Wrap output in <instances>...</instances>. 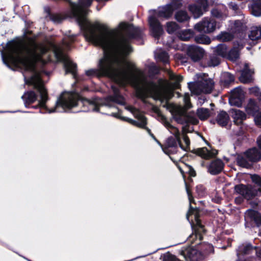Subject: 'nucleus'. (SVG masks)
<instances>
[{"label": "nucleus", "instance_id": "f257e3e1", "mask_svg": "<svg viewBox=\"0 0 261 261\" xmlns=\"http://www.w3.org/2000/svg\"><path fill=\"white\" fill-rule=\"evenodd\" d=\"M93 0H79L78 4H71L73 16L85 31L86 39L102 47L105 57L99 63L100 75L110 77L115 82L120 80L123 74L135 64L127 61L126 56L131 51V47L124 34L139 36L141 31L126 23H121L119 30H109L98 23H91L86 15Z\"/></svg>", "mask_w": 261, "mask_h": 261}, {"label": "nucleus", "instance_id": "f03ea898", "mask_svg": "<svg viewBox=\"0 0 261 261\" xmlns=\"http://www.w3.org/2000/svg\"><path fill=\"white\" fill-rule=\"evenodd\" d=\"M129 67L130 69L124 73L120 78V80L116 82V83L121 86L128 84L133 85L136 89L138 96L142 99L150 97L154 100H159L163 107L168 109L171 108V111L174 113L175 118L178 123H183L186 122L194 124L198 123L197 119L188 117L185 115L186 111L192 107L188 93L185 94L184 96V107L173 105L168 102L173 96L174 90L179 88V82L182 79L181 76L176 75L172 72H169L170 80L174 82H165L156 84L148 81L143 72L135 65Z\"/></svg>", "mask_w": 261, "mask_h": 261}, {"label": "nucleus", "instance_id": "7ed1b4c3", "mask_svg": "<svg viewBox=\"0 0 261 261\" xmlns=\"http://www.w3.org/2000/svg\"><path fill=\"white\" fill-rule=\"evenodd\" d=\"M47 47L44 44H38L31 40L28 42L15 43L11 45L6 53H2L3 62L8 66L18 67L25 70L34 71L31 78L26 80L25 83L32 85L40 93L39 107L47 109L45 103L48 100L46 90L42 84L40 74L35 69V63L41 59L47 52Z\"/></svg>", "mask_w": 261, "mask_h": 261}, {"label": "nucleus", "instance_id": "20e7f679", "mask_svg": "<svg viewBox=\"0 0 261 261\" xmlns=\"http://www.w3.org/2000/svg\"><path fill=\"white\" fill-rule=\"evenodd\" d=\"M74 36L68 37L63 40L61 45H53V49L56 59L59 61L63 62L65 69L66 73H70L73 77H75L76 65L69 60L68 57L63 53L69 48L70 42L73 40Z\"/></svg>", "mask_w": 261, "mask_h": 261}, {"label": "nucleus", "instance_id": "39448f33", "mask_svg": "<svg viewBox=\"0 0 261 261\" xmlns=\"http://www.w3.org/2000/svg\"><path fill=\"white\" fill-rule=\"evenodd\" d=\"M78 96L71 93H64L57 100L56 108L48 110L49 113L56 112V108L61 106L63 109H71L76 106V101Z\"/></svg>", "mask_w": 261, "mask_h": 261}, {"label": "nucleus", "instance_id": "423d86ee", "mask_svg": "<svg viewBox=\"0 0 261 261\" xmlns=\"http://www.w3.org/2000/svg\"><path fill=\"white\" fill-rule=\"evenodd\" d=\"M214 82L212 80L206 79L189 84V87L192 93L198 95L202 93L211 92L214 88Z\"/></svg>", "mask_w": 261, "mask_h": 261}, {"label": "nucleus", "instance_id": "0eeeda50", "mask_svg": "<svg viewBox=\"0 0 261 261\" xmlns=\"http://www.w3.org/2000/svg\"><path fill=\"white\" fill-rule=\"evenodd\" d=\"M216 27L215 20L210 18H204L195 25V29L198 32L210 33L214 31Z\"/></svg>", "mask_w": 261, "mask_h": 261}, {"label": "nucleus", "instance_id": "6e6552de", "mask_svg": "<svg viewBox=\"0 0 261 261\" xmlns=\"http://www.w3.org/2000/svg\"><path fill=\"white\" fill-rule=\"evenodd\" d=\"M126 109L131 112L134 116L138 119V121H135L129 118H127L125 119L126 121L139 127L143 128L145 126L146 124V120L142 113L131 106L126 107Z\"/></svg>", "mask_w": 261, "mask_h": 261}, {"label": "nucleus", "instance_id": "1a4fd4ad", "mask_svg": "<svg viewBox=\"0 0 261 261\" xmlns=\"http://www.w3.org/2000/svg\"><path fill=\"white\" fill-rule=\"evenodd\" d=\"M235 192L242 195L247 199H250L255 196L257 194V190L253 188L251 186H245L243 185H239L234 187Z\"/></svg>", "mask_w": 261, "mask_h": 261}, {"label": "nucleus", "instance_id": "9d476101", "mask_svg": "<svg viewBox=\"0 0 261 261\" xmlns=\"http://www.w3.org/2000/svg\"><path fill=\"white\" fill-rule=\"evenodd\" d=\"M181 254L185 258L190 261H199L202 258L200 252L192 247H188L181 251Z\"/></svg>", "mask_w": 261, "mask_h": 261}, {"label": "nucleus", "instance_id": "9b49d317", "mask_svg": "<svg viewBox=\"0 0 261 261\" xmlns=\"http://www.w3.org/2000/svg\"><path fill=\"white\" fill-rule=\"evenodd\" d=\"M243 91L240 87L236 88L231 91L229 101L231 105L240 107L244 98Z\"/></svg>", "mask_w": 261, "mask_h": 261}, {"label": "nucleus", "instance_id": "f8f14e48", "mask_svg": "<svg viewBox=\"0 0 261 261\" xmlns=\"http://www.w3.org/2000/svg\"><path fill=\"white\" fill-rule=\"evenodd\" d=\"M204 50L202 48L195 46H190L188 49V55L194 62L200 60L203 56Z\"/></svg>", "mask_w": 261, "mask_h": 261}, {"label": "nucleus", "instance_id": "ddd939ff", "mask_svg": "<svg viewBox=\"0 0 261 261\" xmlns=\"http://www.w3.org/2000/svg\"><path fill=\"white\" fill-rule=\"evenodd\" d=\"M149 22L151 34L154 37H159L163 33V30L158 20L154 17H150Z\"/></svg>", "mask_w": 261, "mask_h": 261}, {"label": "nucleus", "instance_id": "4468645a", "mask_svg": "<svg viewBox=\"0 0 261 261\" xmlns=\"http://www.w3.org/2000/svg\"><path fill=\"white\" fill-rule=\"evenodd\" d=\"M246 221H251L256 224V227H261V215L252 210H248L245 213Z\"/></svg>", "mask_w": 261, "mask_h": 261}, {"label": "nucleus", "instance_id": "2eb2a0df", "mask_svg": "<svg viewBox=\"0 0 261 261\" xmlns=\"http://www.w3.org/2000/svg\"><path fill=\"white\" fill-rule=\"evenodd\" d=\"M224 164L220 160H216L211 163L208 166V172L213 175H216L222 171Z\"/></svg>", "mask_w": 261, "mask_h": 261}, {"label": "nucleus", "instance_id": "dca6fc26", "mask_svg": "<svg viewBox=\"0 0 261 261\" xmlns=\"http://www.w3.org/2000/svg\"><path fill=\"white\" fill-rule=\"evenodd\" d=\"M192 233L189 236L188 239L189 242L196 244H199L202 239L203 234L205 233V229H193Z\"/></svg>", "mask_w": 261, "mask_h": 261}, {"label": "nucleus", "instance_id": "f3484780", "mask_svg": "<svg viewBox=\"0 0 261 261\" xmlns=\"http://www.w3.org/2000/svg\"><path fill=\"white\" fill-rule=\"evenodd\" d=\"M255 251V248H254L250 244H242L238 247L237 250V255L238 257H240L243 255H249Z\"/></svg>", "mask_w": 261, "mask_h": 261}, {"label": "nucleus", "instance_id": "a211bd4d", "mask_svg": "<svg viewBox=\"0 0 261 261\" xmlns=\"http://www.w3.org/2000/svg\"><path fill=\"white\" fill-rule=\"evenodd\" d=\"M254 71L249 69V66L246 64L242 72L241 75L240 76V81L243 83L250 82L252 80V75Z\"/></svg>", "mask_w": 261, "mask_h": 261}, {"label": "nucleus", "instance_id": "6ab92c4d", "mask_svg": "<svg viewBox=\"0 0 261 261\" xmlns=\"http://www.w3.org/2000/svg\"><path fill=\"white\" fill-rule=\"evenodd\" d=\"M230 113L234 123L237 125L241 124L246 119L245 114L240 110L231 109Z\"/></svg>", "mask_w": 261, "mask_h": 261}, {"label": "nucleus", "instance_id": "aec40b11", "mask_svg": "<svg viewBox=\"0 0 261 261\" xmlns=\"http://www.w3.org/2000/svg\"><path fill=\"white\" fill-rule=\"evenodd\" d=\"M245 154V156L247 158L249 161L251 162V163L258 161L261 157L260 152L255 148L248 150L246 152Z\"/></svg>", "mask_w": 261, "mask_h": 261}, {"label": "nucleus", "instance_id": "412c9836", "mask_svg": "<svg viewBox=\"0 0 261 261\" xmlns=\"http://www.w3.org/2000/svg\"><path fill=\"white\" fill-rule=\"evenodd\" d=\"M193 152L195 154L205 159H209L214 156L217 153V152L208 151L206 147L194 149Z\"/></svg>", "mask_w": 261, "mask_h": 261}, {"label": "nucleus", "instance_id": "4be33fe9", "mask_svg": "<svg viewBox=\"0 0 261 261\" xmlns=\"http://www.w3.org/2000/svg\"><path fill=\"white\" fill-rule=\"evenodd\" d=\"M175 9L174 4L167 5L162 8L158 12V16L160 17L168 18L172 14L173 10Z\"/></svg>", "mask_w": 261, "mask_h": 261}, {"label": "nucleus", "instance_id": "5701e85b", "mask_svg": "<svg viewBox=\"0 0 261 261\" xmlns=\"http://www.w3.org/2000/svg\"><path fill=\"white\" fill-rule=\"evenodd\" d=\"M192 215H194V219L195 222H193L192 227H203V225L200 222V220L198 218L197 215V211L196 210L193 209L192 207L190 206V210L187 214V218L188 220H189L190 216Z\"/></svg>", "mask_w": 261, "mask_h": 261}, {"label": "nucleus", "instance_id": "b1692460", "mask_svg": "<svg viewBox=\"0 0 261 261\" xmlns=\"http://www.w3.org/2000/svg\"><path fill=\"white\" fill-rule=\"evenodd\" d=\"M112 88L114 92V96H109L108 98V100L114 101L119 104H123L124 99L121 95L119 94L117 88L114 86H112Z\"/></svg>", "mask_w": 261, "mask_h": 261}, {"label": "nucleus", "instance_id": "393cba45", "mask_svg": "<svg viewBox=\"0 0 261 261\" xmlns=\"http://www.w3.org/2000/svg\"><path fill=\"white\" fill-rule=\"evenodd\" d=\"M176 140L182 149L187 151L189 149L190 142L186 134H182V138L180 137L178 139H177Z\"/></svg>", "mask_w": 261, "mask_h": 261}, {"label": "nucleus", "instance_id": "a878e982", "mask_svg": "<svg viewBox=\"0 0 261 261\" xmlns=\"http://www.w3.org/2000/svg\"><path fill=\"white\" fill-rule=\"evenodd\" d=\"M22 98L25 104H30L37 100V95L34 92H27L22 95Z\"/></svg>", "mask_w": 261, "mask_h": 261}, {"label": "nucleus", "instance_id": "bb28decb", "mask_svg": "<svg viewBox=\"0 0 261 261\" xmlns=\"http://www.w3.org/2000/svg\"><path fill=\"white\" fill-rule=\"evenodd\" d=\"M229 121V116L225 111H221L218 115L217 121L221 126L226 125Z\"/></svg>", "mask_w": 261, "mask_h": 261}, {"label": "nucleus", "instance_id": "cd10ccee", "mask_svg": "<svg viewBox=\"0 0 261 261\" xmlns=\"http://www.w3.org/2000/svg\"><path fill=\"white\" fill-rule=\"evenodd\" d=\"M163 123L164 126L170 132V133L174 135L176 140L178 139V138L180 137V134L177 128L172 125L165 119L163 120Z\"/></svg>", "mask_w": 261, "mask_h": 261}, {"label": "nucleus", "instance_id": "c85d7f7f", "mask_svg": "<svg viewBox=\"0 0 261 261\" xmlns=\"http://www.w3.org/2000/svg\"><path fill=\"white\" fill-rule=\"evenodd\" d=\"M246 112L249 114L255 116L258 112V107L255 102L253 100H250L246 108Z\"/></svg>", "mask_w": 261, "mask_h": 261}, {"label": "nucleus", "instance_id": "c756f323", "mask_svg": "<svg viewBox=\"0 0 261 261\" xmlns=\"http://www.w3.org/2000/svg\"><path fill=\"white\" fill-rule=\"evenodd\" d=\"M261 37V27H253L251 29L249 38L253 41L259 39Z\"/></svg>", "mask_w": 261, "mask_h": 261}, {"label": "nucleus", "instance_id": "7c9ffc66", "mask_svg": "<svg viewBox=\"0 0 261 261\" xmlns=\"http://www.w3.org/2000/svg\"><path fill=\"white\" fill-rule=\"evenodd\" d=\"M237 164L240 167L249 168L252 166L251 162H250L249 160L245 156V154L242 156H239L237 158Z\"/></svg>", "mask_w": 261, "mask_h": 261}, {"label": "nucleus", "instance_id": "2f4dec72", "mask_svg": "<svg viewBox=\"0 0 261 261\" xmlns=\"http://www.w3.org/2000/svg\"><path fill=\"white\" fill-rule=\"evenodd\" d=\"M197 115L201 120L207 119L211 115V112L208 109L199 108L197 110Z\"/></svg>", "mask_w": 261, "mask_h": 261}, {"label": "nucleus", "instance_id": "473e14b6", "mask_svg": "<svg viewBox=\"0 0 261 261\" xmlns=\"http://www.w3.org/2000/svg\"><path fill=\"white\" fill-rule=\"evenodd\" d=\"M234 80V76L232 74L228 72H224L222 74L221 82L223 83L224 85L227 86L231 83L233 82Z\"/></svg>", "mask_w": 261, "mask_h": 261}, {"label": "nucleus", "instance_id": "72a5a7b5", "mask_svg": "<svg viewBox=\"0 0 261 261\" xmlns=\"http://www.w3.org/2000/svg\"><path fill=\"white\" fill-rule=\"evenodd\" d=\"M175 19L178 22H184L188 21L190 19V17L187 14V12L184 11H178L175 14Z\"/></svg>", "mask_w": 261, "mask_h": 261}, {"label": "nucleus", "instance_id": "f704fd0d", "mask_svg": "<svg viewBox=\"0 0 261 261\" xmlns=\"http://www.w3.org/2000/svg\"><path fill=\"white\" fill-rule=\"evenodd\" d=\"M230 60L234 61L239 58V50L238 48H234L230 50L226 56Z\"/></svg>", "mask_w": 261, "mask_h": 261}, {"label": "nucleus", "instance_id": "c9c22d12", "mask_svg": "<svg viewBox=\"0 0 261 261\" xmlns=\"http://www.w3.org/2000/svg\"><path fill=\"white\" fill-rule=\"evenodd\" d=\"M217 54L222 57H226L227 56V49L225 44H222L218 45L216 49Z\"/></svg>", "mask_w": 261, "mask_h": 261}, {"label": "nucleus", "instance_id": "e433bc0d", "mask_svg": "<svg viewBox=\"0 0 261 261\" xmlns=\"http://www.w3.org/2000/svg\"><path fill=\"white\" fill-rule=\"evenodd\" d=\"M156 58L160 61L164 62V63H168L169 60V56L168 54L164 51L159 50L155 53Z\"/></svg>", "mask_w": 261, "mask_h": 261}, {"label": "nucleus", "instance_id": "4c0bfd02", "mask_svg": "<svg viewBox=\"0 0 261 261\" xmlns=\"http://www.w3.org/2000/svg\"><path fill=\"white\" fill-rule=\"evenodd\" d=\"M195 40L197 43L205 44H209L211 42V39L207 36L201 35L196 36Z\"/></svg>", "mask_w": 261, "mask_h": 261}, {"label": "nucleus", "instance_id": "58836bf2", "mask_svg": "<svg viewBox=\"0 0 261 261\" xmlns=\"http://www.w3.org/2000/svg\"><path fill=\"white\" fill-rule=\"evenodd\" d=\"M251 13L255 16H261V3H253L251 7Z\"/></svg>", "mask_w": 261, "mask_h": 261}, {"label": "nucleus", "instance_id": "ea45409f", "mask_svg": "<svg viewBox=\"0 0 261 261\" xmlns=\"http://www.w3.org/2000/svg\"><path fill=\"white\" fill-rule=\"evenodd\" d=\"M179 38L184 41L189 40L192 36V31L190 30H185L180 32L178 34Z\"/></svg>", "mask_w": 261, "mask_h": 261}, {"label": "nucleus", "instance_id": "a19ab883", "mask_svg": "<svg viewBox=\"0 0 261 261\" xmlns=\"http://www.w3.org/2000/svg\"><path fill=\"white\" fill-rule=\"evenodd\" d=\"M189 10L193 14L194 17L197 18L202 14V12L200 8L195 5L190 6Z\"/></svg>", "mask_w": 261, "mask_h": 261}, {"label": "nucleus", "instance_id": "79ce46f5", "mask_svg": "<svg viewBox=\"0 0 261 261\" xmlns=\"http://www.w3.org/2000/svg\"><path fill=\"white\" fill-rule=\"evenodd\" d=\"M82 101L83 102L84 105H87L90 107V109H92L94 111H98V108L97 107V101H92L86 98H82Z\"/></svg>", "mask_w": 261, "mask_h": 261}, {"label": "nucleus", "instance_id": "37998d69", "mask_svg": "<svg viewBox=\"0 0 261 261\" xmlns=\"http://www.w3.org/2000/svg\"><path fill=\"white\" fill-rule=\"evenodd\" d=\"M233 36L229 33H222L217 36L218 39L221 41H228L231 40Z\"/></svg>", "mask_w": 261, "mask_h": 261}, {"label": "nucleus", "instance_id": "c03bdc74", "mask_svg": "<svg viewBox=\"0 0 261 261\" xmlns=\"http://www.w3.org/2000/svg\"><path fill=\"white\" fill-rule=\"evenodd\" d=\"M178 25L175 22H169L167 23V31L169 33H172L177 30Z\"/></svg>", "mask_w": 261, "mask_h": 261}, {"label": "nucleus", "instance_id": "a18cd8bd", "mask_svg": "<svg viewBox=\"0 0 261 261\" xmlns=\"http://www.w3.org/2000/svg\"><path fill=\"white\" fill-rule=\"evenodd\" d=\"M251 178L253 182L258 186V191H260L261 188V177L256 174L251 175Z\"/></svg>", "mask_w": 261, "mask_h": 261}, {"label": "nucleus", "instance_id": "49530a36", "mask_svg": "<svg viewBox=\"0 0 261 261\" xmlns=\"http://www.w3.org/2000/svg\"><path fill=\"white\" fill-rule=\"evenodd\" d=\"M220 63V60L218 57L216 56L211 57L210 60L207 62V65L209 66H215L219 65Z\"/></svg>", "mask_w": 261, "mask_h": 261}, {"label": "nucleus", "instance_id": "de8ad7c7", "mask_svg": "<svg viewBox=\"0 0 261 261\" xmlns=\"http://www.w3.org/2000/svg\"><path fill=\"white\" fill-rule=\"evenodd\" d=\"M203 250L205 254H208L214 252V247L210 244H206L204 245Z\"/></svg>", "mask_w": 261, "mask_h": 261}, {"label": "nucleus", "instance_id": "09e8293b", "mask_svg": "<svg viewBox=\"0 0 261 261\" xmlns=\"http://www.w3.org/2000/svg\"><path fill=\"white\" fill-rule=\"evenodd\" d=\"M249 92L251 94L255 95L258 98L259 97V94L261 93V92H260L259 88L257 87H254L250 88Z\"/></svg>", "mask_w": 261, "mask_h": 261}, {"label": "nucleus", "instance_id": "8fccbe9b", "mask_svg": "<svg viewBox=\"0 0 261 261\" xmlns=\"http://www.w3.org/2000/svg\"><path fill=\"white\" fill-rule=\"evenodd\" d=\"M51 19L55 23H60L62 21L63 18L60 15L55 14L51 16Z\"/></svg>", "mask_w": 261, "mask_h": 261}, {"label": "nucleus", "instance_id": "3c124183", "mask_svg": "<svg viewBox=\"0 0 261 261\" xmlns=\"http://www.w3.org/2000/svg\"><path fill=\"white\" fill-rule=\"evenodd\" d=\"M254 121L256 125L261 126V111L254 116Z\"/></svg>", "mask_w": 261, "mask_h": 261}, {"label": "nucleus", "instance_id": "603ef678", "mask_svg": "<svg viewBox=\"0 0 261 261\" xmlns=\"http://www.w3.org/2000/svg\"><path fill=\"white\" fill-rule=\"evenodd\" d=\"M96 73V70L94 69H89L86 71V74L88 76H91Z\"/></svg>", "mask_w": 261, "mask_h": 261}, {"label": "nucleus", "instance_id": "864d4df0", "mask_svg": "<svg viewBox=\"0 0 261 261\" xmlns=\"http://www.w3.org/2000/svg\"><path fill=\"white\" fill-rule=\"evenodd\" d=\"M186 186L187 192V194H188V197H189V199L190 202L191 203L193 200V197L191 195V193H190L189 189L188 188L187 184H186Z\"/></svg>", "mask_w": 261, "mask_h": 261}, {"label": "nucleus", "instance_id": "5fc2aeb1", "mask_svg": "<svg viewBox=\"0 0 261 261\" xmlns=\"http://www.w3.org/2000/svg\"><path fill=\"white\" fill-rule=\"evenodd\" d=\"M212 14L213 16H214L216 17H219L221 16V14H220V12L217 10H214L212 11Z\"/></svg>", "mask_w": 261, "mask_h": 261}, {"label": "nucleus", "instance_id": "6e6d98bb", "mask_svg": "<svg viewBox=\"0 0 261 261\" xmlns=\"http://www.w3.org/2000/svg\"><path fill=\"white\" fill-rule=\"evenodd\" d=\"M196 1L203 7H204L206 4V0H196Z\"/></svg>", "mask_w": 261, "mask_h": 261}, {"label": "nucleus", "instance_id": "4d7b16f0", "mask_svg": "<svg viewBox=\"0 0 261 261\" xmlns=\"http://www.w3.org/2000/svg\"><path fill=\"white\" fill-rule=\"evenodd\" d=\"M257 143L259 148L261 149V135L257 139Z\"/></svg>", "mask_w": 261, "mask_h": 261}, {"label": "nucleus", "instance_id": "13d9d810", "mask_svg": "<svg viewBox=\"0 0 261 261\" xmlns=\"http://www.w3.org/2000/svg\"><path fill=\"white\" fill-rule=\"evenodd\" d=\"M230 6L234 10H236L238 9V6L235 4L231 3L230 4Z\"/></svg>", "mask_w": 261, "mask_h": 261}, {"label": "nucleus", "instance_id": "bf43d9fd", "mask_svg": "<svg viewBox=\"0 0 261 261\" xmlns=\"http://www.w3.org/2000/svg\"><path fill=\"white\" fill-rule=\"evenodd\" d=\"M190 174L192 176H195L196 175L195 171L193 169H190Z\"/></svg>", "mask_w": 261, "mask_h": 261}, {"label": "nucleus", "instance_id": "052dcab7", "mask_svg": "<svg viewBox=\"0 0 261 261\" xmlns=\"http://www.w3.org/2000/svg\"><path fill=\"white\" fill-rule=\"evenodd\" d=\"M242 201V199L241 198H237L235 199L236 203L238 204H240Z\"/></svg>", "mask_w": 261, "mask_h": 261}, {"label": "nucleus", "instance_id": "680f3d73", "mask_svg": "<svg viewBox=\"0 0 261 261\" xmlns=\"http://www.w3.org/2000/svg\"><path fill=\"white\" fill-rule=\"evenodd\" d=\"M152 109H153V111L154 112H155L156 113H158V114L159 113L160 111L158 107L153 106L152 108Z\"/></svg>", "mask_w": 261, "mask_h": 261}, {"label": "nucleus", "instance_id": "e2e57ef3", "mask_svg": "<svg viewBox=\"0 0 261 261\" xmlns=\"http://www.w3.org/2000/svg\"><path fill=\"white\" fill-rule=\"evenodd\" d=\"M236 261H251L250 259H243L242 258V257H238V259H237Z\"/></svg>", "mask_w": 261, "mask_h": 261}, {"label": "nucleus", "instance_id": "0e129e2a", "mask_svg": "<svg viewBox=\"0 0 261 261\" xmlns=\"http://www.w3.org/2000/svg\"><path fill=\"white\" fill-rule=\"evenodd\" d=\"M255 253L258 257L261 258V249L258 251H255Z\"/></svg>", "mask_w": 261, "mask_h": 261}, {"label": "nucleus", "instance_id": "69168bd1", "mask_svg": "<svg viewBox=\"0 0 261 261\" xmlns=\"http://www.w3.org/2000/svg\"><path fill=\"white\" fill-rule=\"evenodd\" d=\"M253 3H261V0H253Z\"/></svg>", "mask_w": 261, "mask_h": 261}, {"label": "nucleus", "instance_id": "338daca9", "mask_svg": "<svg viewBox=\"0 0 261 261\" xmlns=\"http://www.w3.org/2000/svg\"><path fill=\"white\" fill-rule=\"evenodd\" d=\"M235 23H236V24L239 25L241 23V22L239 21H237L235 22Z\"/></svg>", "mask_w": 261, "mask_h": 261}, {"label": "nucleus", "instance_id": "774afa93", "mask_svg": "<svg viewBox=\"0 0 261 261\" xmlns=\"http://www.w3.org/2000/svg\"><path fill=\"white\" fill-rule=\"evenodd\" d=\"M259 235L261 236V231L259 232Z\"/></svg>", "mask_w": 261, "mask_h": 261}]
</instances>
